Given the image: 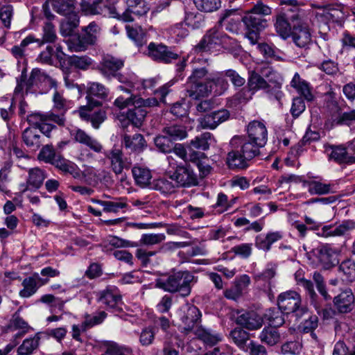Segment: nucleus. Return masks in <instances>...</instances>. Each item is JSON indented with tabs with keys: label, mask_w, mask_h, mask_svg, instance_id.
Segmentation results:
<instances>
[{
	"label": "nucleus",
	"mask_w": 355,
	"mask_h": 355,
	"mask_svg": "<svg viewBox=\"0 0 355 355\" xmlns=\"http://www.w3.org/2000/svg\"><path fill=\"white\" fill-rule=\"evenodd\" d=\"M232 150L228 153L227 164L233 168L244 169L248 167L249 162L260 154L263 146L253 142L246 137L234 136L230 140Z\"/></svg>",
	"instance_id": "nucleus-1"
},
{
	"label": "nucleus",
	"mask_w": 355,
	"mask_h": 355,
	"mask_svg": "<svg viewBox=\"0 0 355 355\" xmlns=\"http://www.w3.org/2000/svg\"><path fill=\"white\" fill-rule=\"evenodd\" d=\"M198 277L188 270H179L156 280L155 286L171 293H178L182 297L190 295Z\"/></svg>",
	"instance_id": "nucleus-2"
},
{
	"label": "nucleus",
	"mask_w": 355,
	"mask_h": 355,
	"mask_svg": "<svg viewBox=\"0 0 355 355\" xmlns=\"http://www.w3.org/2000/svg\"><path fill=\"white\" fill-rule=\"evenodd\" d=\"M236 45V40L216 27H214L205 34L200 42L193 46L192 52L200 54L211 52L214 50L223 48L230 49Z\"/></svg>",
	"instance_id": "nucleus-3"
},
{
	"label": "nucleus",
	"mask_w": 355,
	"mask_h": 355,
	"mask_svg": "<svg viewBox=\"0 0 355 355\" xmlns=\"http://www.w3.org/2000/svg\"><path fill=\"white\" fill-rule=\"evenodd\" d=\"M304 221L309 230H318L317 235L324 238L345 236L355 229V221L352 220H343L338 225H327L322 227L321 223L308 216H304Z\"/></svg>",
	"instance_id": "nucleus-4"
},
{
	"label": "nucleus",
	"mask_w": 355,
	"mask_h": 355,
	"mask_svg": "<svg viewBox=\"0 0 355 355\" xmlns=\"http://www.w3.org/2000/svg\"><path fill=\"white\" fill-rule=\"evenodd\" d=\"M271 14V8L262 2H257L250 10L246 12L242 21L247 30L261 31L267 26V21L263 16Z\"/></svg>",
	"instance_id": "nucleus-5"
},
{
	"label": "nucleus",
	"mask_w": 355,
	"mask_h": 355,
	"mask_svg": "<svg viewBox=\"0 0 355 355\" xmlns=\"http://www.w3.org/2000/svg\"><path fill=\"white\" fill-rule=\"evenodd\" d=\"M277 305L281 311L287 314L295 313L297 318L302 317L308 311L305 306H302L300 295L292 290L283 292L279 295Z\"/></svg>",
	"instance_id": "nucleus-6"
},
{
	"label": "nucleus",
	"mask_w": 355,
	"mask_h": 355,
	"mask_svg": "<svg viewBox=\"0 0 355 355\" xmlns=\"http://www.w3.org/2000/svg\"><path fill=\"white\" fill-rule=\"evenodd\" d=\"M168 164L175 168V172L170 176L173 180L175 186L191 187L198 184V179L193 171L189 168L183 166H176L173 162L172 155L167 157Z\"/></svg>",
	"instance_id": "nucleus-7"
},
{
	"label": "nucleus",
	"mask_w": 355,
	"mask_h": 355,
	"mask_svg": "<svg viewBox=\"0 0 355 355\" xmlns=\"http://www.w3.org/2000/svg\"><path fill=\"white\" fill-rule=\"evenodd\" d=\"M127 5L128 8L122 12L117 11L115 8H110L111 17L129 22L134 20L132 14L142 16L149 10V7L143 0H128Z\"/></svg>",
	"instance_id": "nucleus-8"
},
{
	"label": "nucleus",
	"mask_w": 355,
	"mask_h": 355,
	"mask_svg": "<svg viewBox=\"0 0 355 355\" xmlns=\"http://www.w3.org/2000/svg\"><path fill=\"white\" fill-rule=\"evenodd\" d=\"M293 43L300 48H306L312 41V35L309 26L296 17V22L293 25L291 36Z\"/></svg>",
	"instance_id": "nucleus-9"
},
{
	"label": "nucleus",
	"mask_w": 355,
	"mask_h": 355,
	"mask_svg": "<svg viewBox=\"0 0 355 355\" xmlns=\"http://www.w3.org/2000/svg\"><path fill=\"white\" fill-rule=\"evenodd\" d=\"M44 82L48 84L51 87H56V81L51 78L50 76L44 73V72L39 69H33L27 82L23 80L17 82V85L15 89V95L17 96L22 92L24 86L26 87V90L29 89L33 85H37L40 83Z\"/></svg>",
	"instance_id": "nucleus-10"
},
{
	"label": "nucleus",
	"mask_w": 355,
	"mask_h": 355,
	"mask_svg": "<svg viewBox=\"0 0 355 355\" xmlns=\"http://www.w3.org/2000/svg\"><path fill=\"white\" fill-rule=\"evenodd\" d=\"M147 55L155 61L164 63H169L178 57V55L167 46L155 42L148 44Z\"/></svg>",
	"instance_id": "nucleus-11"
},
{
	"label": "nucleus",
	"mask_w": 355,
	"mask_h": 355,
	"mask_svg": "<svg viewBox=\"0 0 355 355\" xmlns=\"http://www.w3.org/2000/svg\"><path fill=\"white\" fill-rule=\"evenodd\" d=\"M104 154L110 161L112 171L116 175L121 174L124 168H128L131 165V162L124 157L122 150L119 148L114 147Z\"/></svg>",
	"instance_id": "nucleus-12"
},
{
	"label": "nucleus",
	"mask_w": 355,
	"mask_h": 355,
	"mask_svg": "<svg viewBox=\"0 0 355 355\" xmlns=\"http://www.w3.org/2000/svg\"><path fill=\"white\" fill-rule=\"evenodd\" d=\"M201 313L195 306L187 305L184 308V314L181 317L182 329L183 332L188 334L191 331L195 333V329L198 327Z\"/></svg>",
	"instance_id": "nucleus-13"
},
{
	"label": "nucleus",
	"mask_w": 355,
	"mask_h": 355,
	"mask_svg": "<svg viewBox=\"0 0 355 355\" xmlns=\"http://www.w3.org/2000/svg\"><path fill=\"white\" fill-rule=\"evenodd\" d=\"M247 139L263 146L268 141V130L266 125L259 121H253L247 126Z\"/></svg>",
	"instance_id": "nucleus-14"
},
{
	"label": "nucleus",
	"mask_w": 355,
	"mask_h": 355,
	"mask_svg": "<svg viewBox=\"0 0 355 355\" xmlns=\"http://www.w3.org/2000/svg\"><path fill=\"white\" fill-rule=\"evenodd\" d=\"M230 118V112L227 110H219L212 112L198 119L202 129H215L219 124L226 121Z\"/></svg>",
	"instance_id": "nucleus-15"
},
{
	"label": "nucleus",
	"mask_w": 355,
	"mask_h": 355,
	"mask_svg": "<svg viewBox=\"0 0 355 355\" xmlns=\"http://www.w3.org/2000/svg\"><path fill=\"white\" fill-rule=\"evenodd\" d=\"M49 282V279H42L37 273L25 278L21 283L23 288L19 291V295L22 298H29L35 295L42 285Z\"/></svg>",
	"instance_id": "nucleus-16"
},
{
	"label": "nucleus",
	"mask_w": 355,
	"mask_h": 355,
	"mask_svg": "<svg viewBox=\"0 0 355 355\" xmlns=\"http://www.w3.org/2000/svg\"><path fill=\"white\" fill-rule=\"evenodd\" d=\"M27 121L30 125L34 126V128L37 130L39 126L45 121H53L59 125H64L65 118L63 114H55L52 112L46 114H42L40 112H33L26 116Z\"/></svg>",
	"instance_id": "nucleus-17"
},
{
	"label": "nucleus",
	"mask_w": 355,
	"mask_h": 355,
	"mask_svg": "<svg viewBox=\"0 0 355 355\" xmlns=\"http://www.w3.org/2000/svg\"><path fill=\"white\" fill-rule=\"evenodd\" d=\"M236 322L249 330H255L262 327L263 318L254 311H244L239 313Z\"/></svg>",
	"instance_id": "nucleus-18"
},
{
	"label": "nucleus",
	"mask_w": 355,
	"mask_h": 355,
	"mask_svg": "<svg viewBox=\"0 0 355 355\" xmlns=\"http://www.w3.org/2000/svg\"><path fill=\"white\" fill-rule=\"evenodd\" d=\"M225 71L211 73L207 78L208 85L211 89V94L215 96L223 94L229 87V83L225 79Z\"/></svg>",
	"instance_id": "nucleus-19"
},
{
	"label": "nucleus",
	"mask_w": 355,
	"mask_h": 355,
	"mask_svg": "<svg viewBox=\"0 0 355 355\" xmlns=\"http://www.w3.org/2000/svg\"><path fill=\"white\" fill-rule=\"evenodd\" d=\"M99 302L107 309H116L121 304V295L116 286H109L101 291Z\"/></svg>",
	"instance_id": "nucleus-20"
},
{
	"label": "nucleus",
	"mask_w": 355,
	"mask_h": 355,
	"mask_svg": "<svg viewBox=\"0 0 355 355\" xmlns=\"http://www.w3.org/2000/svg\"><path fill=\"white\" fill-rule=\"evenodd\" d=\"M70 135L76 142L86 146L96 153H101L103 150L100 142L81 129L74 128L70 131Z\"/></svg>",
	"instance_id": "nucleus-21"
},
{
	"label": "nucleus",
	"mask_w": 355,
	"mask_h": 355,
	"mask_svg": "<svg viewBox=\"0 0 355 355\" xmlns=\"http://www.w3.org/2000/svg\"><path fill=\"white\" fill-rule=\"evenodd\" d=\"M326 153L329 159L338 164H352L355 162V157L349 155L347 148L343 146H329L326 147Z\"/></svg>",
	"instance_id": "nucleus-22"
},
{
	"label": "nucleus",
	"mask_w": 355,
	"mask_h": 355,
	"mask_svg": "<svg viewBox=\"0 0 355 355\" xmlns=\"http://www.w3.org/2000/svg\"><path fill=\"white\" fill-rule=\"evenodd\" d=\"M123 65L124 62L121 59L107 55L103 57L98 69L104 76L110 77L115 76L116 72L121 69Z\"/></svg>",
	"instance_id": "nucleus-23"
},
{
	"label": "nucleus",
	"mask_w": 355,
	"mask_h": 355,
	"mask_svg": "<svg viewBox=\"0 0 355 355\" xmlns=\"http://www.w3.org/2000/svg\"><path fill=\"white\" fill-rule=\"evenodd\" d=\"M187 95L193 99L207 97L211 94V89L207 80L203 82H187Z\"/></svg>",
	"instance_id": "nucleus-24"
},
{
	"label": "nucleus",
	"mask_w": 355,
	"mask_h": 355,
	"mask_svg": "<svg viewBox=\"0 0 355 355\" xmlns=\"http://www.w3.org/2000/svg\"><path fill=\"white\" fill-rule=\"evenodd\" d=\"M334 303L340 313L350 312L354 303V296L351 289H346L336 296L334 299Z\"/></svg>",
	"instance_id": "nucleus-25"
},
{
	"label": "nucleus",
	"mask_w": 355,
	"mask_h": 355,
	"mask_svg": "<svg viewBox=\"0 0 355 355\" xmlns=\"http://www.w3.org/2000/svg\"><path fill=\"white\" fill-rule=\"evenodd\" d=\"M195 335L207 346H214L223 340V336L216 331L199 326L195 329Z\"/></svg>",
	"instance_id": "nucleus-26"
},
{
	"label": "nucleus",
	"mask_w": 355,
	"mask_h": 355,
	"mask_svg": "<svg viewBox=\"0 0 355 355\" xmlns=\"http://www.w3.org/2000/svg\"><path fill=\"white\" fill-rule=\"evenodd\" d=\"M240 21L241 17L235 10H226L220 17L218 23L221 28H224L226 31L237 33L239 30Z\"/></svg>",
	"instance_id": "nucleus-27"
},
{
	"label": "nucleus",
	"mask_w": 355,
	"mask_h": 355,
	"mask_svg": "<svg viewBox=\"0 0 355 355\" xmlns=\"http://www.w3.org/2000/svg\"><path fill=\"white\" fill-rule=\"evenodd\" d=\"M122 144L125 148L135 153H141L146 147V140L141 134H135L132 136L124 134L122 138Z\"/></svg>",
	"instance_id": "nucleus-28"
},
{
	"label": "nucleus",
	"mask_w": 355,
	"mask_h": 355,
	"mask_svg": "<svg viewBox=\"0 0 355 355\" xmlns=\"http://www.w3.org/2000/svg\"><path fill=\"white\" fill-rule=\"evenodd\" d=\"M248 87L254 93L259 90H264L266 92L270 93L271 86L254 69L249 71Z\"/></svg>",
	"instance_id": "nucleus-29"
},
{
	"label": "nucleus",
	"mask_w": 355,
	"mask_h": 355,
	"mask_svg": "<svg viewBox=\"0 0 355 355\" xmlns=\"http://www.w3.org/2000/svg\"><path fill=\"white\" fill-rule=\"evenodd\" d=\"M318 256L325 268H329L338 263L336 251L329 245H322L318 250Z\"/></svg>",
	"instance_id": "nucleus-30"
},
{
	"label": "nucleus",
	"mask_w": 355,
	"mask_h": 355,
	"mask_svg": "<svg viewBox=\"0 0 355 355\" xmlns=\"http://www.w3.org/2000/svg\"><path fill=\"white\" fill-rule=\"evenodd\" d=\"M22 139L27 147L33 150L39 148L43 142L38 130L34 128L25 129L22 134Z\"/></svg>",
	"instance_id": "nucleus-31"
},
{
	"label": "nucleus",
	"mask_w": 355,
	"mask_h": 355,
	"mask_svg": "<svg viewBox=\"0 0 355 355\" xmlns=\"http://www.w3.org/2000/svg\"><path fill=\"white\" fill-rule=\"evenodd\" d=\"M133 108L129 109L126 113V118L135 127H140L147 114V111L141 106L136 105V101H133Z\"/></svg>",
	"instance_id": "nucleus-32"
},
{
	"label": "nucleus",
	"mask_w": 355,
	"mask_h": 355,
	"mask_svg": "<svg viewBox=\"0 0 355 355\" xmlns=\"http://www.w3.org/2000/svg\"><path fill=\"white\" fill-rule=\"evenodd\" d=\"M134 180L137 185L141 187H150L152 174L150 171L142 166H134L132 169Z\"/></svg>",
	"instance_id": "nucleus-33"
},
{
	"label": "nucleus",
	"mask_w": 355,
	"mask_h": 355,
	"mask_svg": "<svg viewBox=\"0 0 355 355\" xmlns=\"http://www.w3.org/2000/svg\"><path fill=\"white\" fill-rule=\"evenodd\" d=\"M175 184L173 180L169 178H159L153 181L150 184V188L159 191L163 194H171L175 191Z\"/></svg>",
	"instance_id": "nucleus-34"
},
{
	"label": "nucleus",
	"mask_w": 355,
	"mask_h": 355,
	"mask_svg": "<svg viewBox=\"0 0 355 355\" xmlns=\"http://www.w3.org/2000/svg\"><path fill=\"white\" fill-rule=\"evenodd\" d=\"M291 85L303 96L307 101H311L313 99V95L311 92L309 84L301 79L298 73H295L291 82Z\"/></svg>",
	"instance_id": "nucleus-35"
},
{
	"label": "nucleus",
	"mask_w": 355,
	"mask_h": 355,
	"mask_svg": "<svg viewBox=\"0 0 355 355\" xmlns=\"http://www.w3.org/2000/svg\"><path fill=\"white\" fill-rule=\"evenodd\" d=\"M101 355H134L131 347L110 341L105 345V350Z\"/></svg>",
	"instance_id": "nucleus-36"
},
{
	"label": "nucleus",
	"mask_w": 355,
	"mask_h": 355,
	"mask_svg": "<svg viewBox=\"0 0 355 355\" xmlns=\"http://www.w3.org/2000/svg\"><path fill=\"white\" fill-rule=\"evenodd\" d=\"M216 142V141L211 133L204 132L200 136L196 137L194 139H192L190 144L194 148L207 150Z\"/></svg>",
	"instance_id": "nucleus-37"
},
{
	"label": "nucleus",
	"mask_w": 355,
	"mask_h": 355,
	"mask_svg": "<svg viewBox=\"0 0 355 355\" xmlns=\"http://www.w3.org/2000/svg\"><path fill=\"white\" fill-rule=\"evenodd\" d=\"M275 27L277 34L284 40L288 39L291 33L292 28L284 14L277 17Z\"/></svg>",
	"instance_id": "nucleus-38"
},
{
	"label": "nucleus",
	"mask_w": 355,
	"mask_h": 355,
	"mask_svg": "<svg viewBox=\"0 0 355 355\" xmlns=\"http://www.w3.org/2000/svg\"><path fill=\"white\" fill-rule=\"evenodd\" d=\"M125 29L128 37L134 41L138 46H142L147 42L146 33L140 26L132 27L129 25L125 26Z\"/></svg>",
	"instance_id": "nucleus-39"
},
{
	"label": "nucleus",
	"mask_w": 355,
	"mask_h": 355,
	"mask_svg": "<svg viewBox=\"0 0 355 355\" xmlns=\"http://www.w3.org/2000/svg\"><path fill=\"white\" fill-rule=\"evenodd\" d=\"M259 338L262 343L273 346L279 341L280 334L276 327L270 326L265 327L261 331L259 335Z\"/></svg>",
	"instance_id": "nucleus-40"
},
{
	"label": "nucleus",
	"mask_w": 355,
	"mask_h": 355,
	"mask_svg": "<svg viewBox=\"0 0 355 355\" xmlns=\"http://www.w3.org/2000/svg\"><path fill=\"white\" fill-rule=\"evenodd\" d=\"M46 178V175L44 170L37 167L30 168L27 183L34 189H39Z\"/></svg>",
	"instance_id": "nucleus-41"
},
{
	"label": "nucleus",
	"mask_w": 355,
	"mask_h": 355,
	"mask_svg": "<svg viewBox=\"0 0 355 355\" xmlns=\"http://www.w3.org/2000/svg\"><path fill=\"white\" fill-rule=\"evenodd\" d=\"M66 17L64 21L61 24V31L64 35H70L79 24V17L74 10L70 12Z\"/></svg>",
	"instance_id": "nucleus-42"
},
{
	"label": "nucleus",
	"mask_w": 355,
	"mask_h": 355,
	"mask_svg": "<svg viewBox=\"0 0 355 355\" xmlns=\"http://www.w3.org/2000/svg\"><path fill=\"white\" fill-rule=\"evenodd\" d=\"M87 102L92 101V96H96L100 98H105L108 96V89L102 84L98 83H89L87 87Z\"/></svg>",
	"instance_id": "nucleus-43"
},
{
	"label": "nucleus",
	"mask_w": 355,
	"mask_h": 355,
	"mask_svg": "<svg viewBox=\"0 0 355 355\" xmlns=\"http://www.w3.org/2000/svg\"><path fill=\"white\" fill-rule=\"evenodd\" d=\"M68 49L71 52H81L87 49L90 43L87 42L83 35H77L66 41Z\"/></svg>",
	"instance_id": "nucleus-44"
},
{
	"label": "nucleus",
	"mask_w": 355,
	"mask_h": 355,
	"mask_svg": "<svg viewBox=\"0 0 355 355\" xmlns=\"http://www.w3.org/2000/svg\"><path fill=\"white\" fill-rule=\"evenodd\" d=\"M68 62L71 66L80 70H87L93 64L94 60L87 55H71L68 58Z\"/></svg>",
	"instance_id": "nucleus-45"
},
{
	"label": "nucleus",
	"mask_w": 355,
	"mask_h": 355,
	"mask_svg": "<svg viewBox=\"0 0 355 355\" xmlns=\"http://www.w3.org/2000/svg\"><path fill=\"white\" fill-rule=\"evenodd\" d=\"M334 186L331 184H324L318 181H311L308 183V191L312 195H324L335 191Z\"/></svg>",
	"instance_id": "nucleus-46"
},
{
	"label": "nucleus",
	"mask_w": 355,
	"mask_h": 355,
	"mask_svg": "<svg viewBox=\"0 0 355 355\" xmlns=\"http://www.w3.org/2000/svg\"><path fill=\"white\" fill-rule=\"evenodd\" d=\"M282 311L279 308L269 309L264 313V318L268 321L270 327H277L284 323Z\"/></svg>",
	"instance_id": "nucleus-47"
},
{
	"label": "nucleus",
	"mask_w": 355,
	"mask_h": 355,
	"mask_svg": "<svg viewBox=\"0 0 355 355\" xmlns=\"http://www.w3.org/2000/svg\"><path fill=\"white\" fill-rule=\"evenodd\" d=\"M163 132L171 140L183 139L187 136L185 128L183 125L174 124L164 128Z\"/></svg>",
	"instance_id": "nucleus-48"
},
{
	"label": "nucleus",
	"mask_w": 355,
	"mask_h": 355,
	"mask_svg": "<svg viewBox=\"0 0 355 355\" xmlns=\"http://www.w3.org/2000/svg\"><path fill=\"white\" fill-rule=\"evenodd\" d=\"M82 31L84 33L83 35L87 42H89L91 45H93L96 43L100 35L101 28L96 23L93 21L88 26L83 27Z\"/></svg>",
	"instance_id": "nucleus-49"
},
{
	"label": "nucleus",
	"mask_w": 355,
	"mask_h": 355,
	"mask_svg": "<svg viewBox=\"0 0 355 355\" xmlns=\"http://www.w3.org/2000/svg\"><path fill=\"white\" fill-rule=\"evenodd\" d=\"M107 313L105 311H100L99 313L90 315L85 316V320L81 324L83 331H86L87 329L92 328L95 325L99 324L103 322L105 319Z\"/></svg>",
	"instance_id": "nucleus-50"
},
{
	"label": "nucleus",
	"mask_w": 355,
	"mask_h": 355,
	"mask_svg": "<svg viewBox=\"0 0 355 355\" xmlns=\"http://www.w3.org/2000/svg\"><path fill=\"white\" fill-rule=\"evenodd\" d=\"M230 336L239 347L245 349V343L249 339V334L247 331L241 328H235L231 331Z\"/></svg>",
	"instance_id": "nucleus-51"
},
{
	"label": "nucleus",
	"mask_w": 355,
	"mask_h": 355,
	"mask_svg": "<svg viewBox=\"0 0 355 355\" xmlns=\"http://www.w3.org/2000/svg\"><path fill=\"white\" fill-rule=\"evenodd\" d=\"M257 49L260 53L266 58H272L275 60H282L283 58L279 55V51L273 45L267 43H259Z\"/></svg>",
	"instance_id": "nucleus-52"
},
{
	"label": "nucleus",
	"mask_w": 355,
	"mask_h": 355,
	"mask_svg": "<svg viewBox=\"0 0 355 355\" xmlns=\"http://www.w3.org/2000/svg\"><path fill=\"white\" fill-rule=\"evenodd\" d=\"M54 10L62 15L75 10L74 0H55L52 2Z\"/></svg>",
	"instance_id": "nucleus-53"
},
{
	"label": "nucleus",
	"mask_w": 355,
	"mask_h": 355,
	"mask_svg": "<svg viewBox=\"0 0 355 355\" xmlns=\"http://www.w3.org/2000/svg\"><path fill=\"white\" fill-rule=\"evenodd\" d=\"M193 1L198 10L207 12L216 11L221 6L220 0H193Z\"/></svg>",
	"instance_id": "nucleus-54"
},
{
	"label": "nucleus",
	"mask_w": 355,
	"mask_h": 355,
	"mask_svg": "<svg viewBox=\"0 0 355 355\" xmlns=\"http://www.w3.org/2000/svg\"><path fill=\"white\" fill-rule=\"evenodd\" d=\"M155 337V330L153 327H146L141 329L139 334V342L143 347H148L153 344Z\"/></svg>",
	"instance_id": "nucleus-55"
},
{
	"label": "nucleus",
	"mask_w": 355,
	"mask_h": 355,
	"mask_svg": "<svg viewBox=\"0 0 355 355\" xmlns=\"http://www.w3.org/2000/svg\"><path fill=\"white\" fill-rule=\"evenodd\" d=\"M102 0H81V10L85 15H96L100 14L101 9L99 4Z\"/></svg>",
	"instance_id": "nucleus-56"
},
{
	"label": "nucleus",
	"mask_w": 355,
	"mask_h": 355,
	"mask_svg": "<svg viewBox=\"0 0 355 355\" xmlns=\"http://www.w3.org/2000/svg\"><path fill=\"white\" fill-rule=\"evenodd\" d=\"M323 16L329 22L340 23L344 18V13L339 7L331 6L324 11Z\"/></svg>",
	"instance_id": "nucleus-57"
},
{
	"label": "nucleus",
	"mask_w": 355,
	"mask_h": 355,
	"mask_svg": "<svg viewBox=\"0 0 355 355\" xmlns=\"http://www.w3.org/2000/svg\"><path fill=\"white\" fill-rule=\"evenodd\" d=\"M51 164L64 172L72 173L75 170L74 164L65 159L59 153L55 156Z\"/></svg>",
	"instance_id": "nucleus-58"
},
{
	"label": "nucleus",
	"mask_w": 355,
	"mask_h": 355,
	"mask_svg": "<svg viewBox=\"0 0 355 355\" xmlns=\"http://www.w3.org/2000/svg\"><path fill=\"white\" fill-rule=\"evenodd\" d=\"M166 236L164 234H144L140 239V243L145 245H153L164 241Z\"/></svg>",
	"instance_id": "nucleus-59"
},
{
	"label": "nucleus",
	"mask_w": 355,
	"mask_h": 355,
	"mask_svg": "<svg viewBox=\"0 0 355 355\" xmlns=\"http://www.w3.org/2000/svg\"><path fill=\"white\" fill-rule=\"evenodd\" d=\"M339 270L343 273L349 281L355 279V262L348 259L343 261L340 266Z\"/></svg>",
	"instance_id": "nucleus-60"
},
{
	"label": "nucleus",
	"mask_w": 355,
	"mask_h": 355,
	"mask_svg": "<svg viewBox=\"0 0 355 355\" xmlns=\"http://www.w3.org/2000/svg\"><path fill=\"white\" fill-rule=\"evenodd\" d=\"M35 42L33 37L29 35L24 38L18 46H14L11 49L12 54L17 59L24 56L25 48L30 44Z\"/></svg>",
	"instance_id": "nucleus-61"
},
{
	"label": "nucleus",
	"mask_w": 355,
	"mask_h": 355,
	"mask_svg": "<svg viewBox=\"0 0 355 355\" xmlns=\"http://www.w3.org/2000/svg\"><path fill=\"white\" fill-rule=\"evenodd\" d=\"M155 144L161 152L171 153L173 143L167 136H157L155 138Z\"/></svg>",
	"instance_id": "nucleus-62"
},
{
	"label": "nucleus",
	"mask_w": 355,
	"mask_h": 355,
	"mask_svg": "<svg viewBox=\"0 0 355 355\" xmlns=\"http://www.w3.org/2000/svg\"><path fill=\"white\" fill-rule=\"evenodd\" d=\"M100 205L103 207V211L112 213H117L120 209L127 207V204L121 199L116 201L100 202Z\"/></svg>",
	"instance_id": "nucleus-63"
},
{
	"label": "nucleus",
	"mask_w": 355,
	"mask_h": 355,
	"mask_svg": "<svg viewBox=\"0 0 355 355\" xmlns=\"http://www.w3.org/2000/svg\"><path fill=\"white\" fill-rule=\"evenodd\" d=\"M56 38L55 26L51 22H46L43 26L42 43H53Z\"/></svg>",
	"instance_id": "nucleus-64"
}]
</instances>
